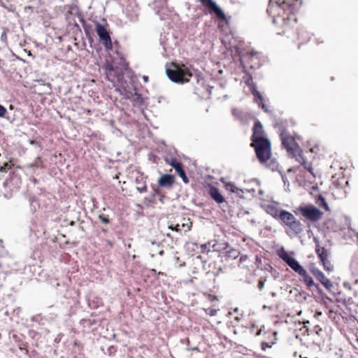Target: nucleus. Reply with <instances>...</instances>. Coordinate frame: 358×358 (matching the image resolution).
<instances>
[{
	"label": "nucleus",
	"mask_w": 358,
	"mask_h": 358,
	"mask_svg": "<svg viewBox=\"0 0 358 358\" xmlns=\"http://www.w3.org/2000/svg\"><path fill=\"white\" fill-rule=\"evenodd\" d=\"M301 5L300 0H270L267 13L273 18V23L278 29V34H288L296 23L295 13Z\"/></svg>",
	"instance_id": "1"
},
{
	"label": "nucleus",
	"mask_w": 358,
	"mask_h": 358,
	"mask_svg": "<svg viewBox=\"0 0 358 358\" xmlns=\"http://www.w3.org/2000/svg\"><path fill=\"white\" fill-rule=\"evenodd\" d=\"M243 45L244 42L234 32L225 34V58L230 57L233 62H240L244 73L248 69H258L264 62L262 55L253 50L244 52Z\"/></svg>",
	"instance_id": "2"
},
{
	"label": "nucleus",
	"mask_w": 358,
	"mask_h": 358,
	"mask_svg": "<svg viewBox=\"0 0 358 358\" xmlns=\"http://www.w3.org/2000/svg\"><path fill=\"white\" fill-rule=\"evenodd\" d=\"M121 67L117 66L114 62L106 61L103 65L106 78L113 83V86L121 85L123 80V69H126L127 64L124 59L121 58L120 63Z\"/></svg>",
	"instance_id": "3"
},
{
	"label": "nucleus",
	"mask_w": 358,
	"mask_h": 358,
	"mask_svg": "<svg viewBox=\"0 0 358 358\" xmlns=\"http://www.w3.org/2000/svg\"><path fill=\"white\" fill-rule=\"evenodd\" d=\"M169 78L177 83H185L189 81L192 73L189 69L183 64L171 62L170 67L166 69Z\"/></svg>",
	"instance_id": "4"
},
{
	"label": "nucleus",
	"mask_w": 358,
	"mask_h": 358,
	"mask_svg": "<svg viewBox=\"0 0 358 358\" xmlns=\"http://www.w3.org/2000/svg\"><path fill=\"white\" fill-rule=\"evenodd\" d=\"M294 212L296 215H300L313 222L319 221L323 215V213L313 204L300 205Z\"/></svg>",
	"instance_id": "5"
},
{
	"label": "nucleus",
	"mask_w": 358,
	"mask_h": 358,
	"mask_svg": "<svg viewBox=\"0 0 358 358\" xmlns=\"http://www.w3.org/2000/svg\"><path fill=\"white\" fill-rule=\"evenodd\" d=\"M245 76L243 78L244 83L249 87L251 93L254 96V101L258 104L266 113H269L268 107L264 103V98L261 93L257 90L255 83L253 82L252 76L246 70Z\"/></svg>",
	"instance_id": "6"
},
{
	"label": "nucleus",
	"mask_w": 358,
	"mask_h": 358,
	"mask_svg": "<svg viewBox=\"0 0 358 358\" xmlns=\"http://www.w3.org/2000/svg\"><path fill=\"white\" fill-rule=\"evenodd\" d=\"M257 157L260 162L266 163L271 157V143L268 139H259L252 143Z\"/></svg>",
	"instance_id": "7"
},
{
	"label": "nucleus",
	"mask_w": 358,
	"mask_h": 358,
	"mask_svg": "<svg viewBox=\"0 0 358 358\" xmlns=\"http://www.w3.org/2000/svg\"><path fill=\"white\" fill-rule=\"evenodd\" d=\"M95 31L99 38V41L103 45L106 50L113 49V43L109 31L106 27L99 22L95 24Z\"/></svg>",
	"instance_id": "8"
},
{
	"label": "nucleus",
	"mask_w": 358,
	"mask_h": 358,
	"mask_svg": "<svg viewBox=\"0 0 358 358\" xmlns=\"http://www.w3.org/2000/svg\"><path fill=\"white\" fill-rule=\"evenodd\" d=\"M280 138L283 148L292 156H294V154L297 153L299 150H301L295 142V138L291 136L285 130L281 131Z\"/></svg>",
	"instance_id": "9"
},
{
	"label": "nucleus",
	"mask_w": 358,
	"mask_h": 358,
	"mask_svg": "<svg viewBox=\"0 0 358 358\" xmlns=\"http://www.w3.org/2000/svg\"><path fill=\"white\" fill-rule=\"evenodd\" d=\"M211 15H215L220 20H224V12L213 0H199Z\"/></svg>",
	"instance_id": "10"
},
{
	"label": "nucleus",
	"mask_w": 358,
	"mask_h": 358,
	"mask_svg": "<svg viewBox=\"0 0 358 358\" xmlns=\"http://www.w3.org/2000/svg\"><path fill=\"white\" fill-rule=\"evenodd\" d=\"M192 227V222L189 217H182L180 222L176 224H171L169 226V229L176 232H184L186 233L191 230Z\"/></svg>",
	"instance_id": "11"
},
{
	"label": "nucleus",
	"mask_w": 358,
	"mask_h": 358,
	"mask_svg": "<svg viewBox=\"0 0 358 358\" xmlns=\"http://www.w3.org/2000/svg\"><path fill=\"white\" fill-rule=\"evenodd\" d=\"M310 271L327 289H331V288L333 287L332 282L314 264L310 266Z\"/></svg>",
	"instance_id": "12"
},
{
	"label": "nucleus",
	"mask_w": 358,
	"mask_h": 358,
	"mask_svg": "<svg viewBox=\"0 0 358 358\" xmlns=\"http://www.w3.org/2000/svg\"><path fill=\"white\" fill-rule=\"evenodd\" d=\"M279 256L297 274L303 269L299 262L295 258L291 257L288 252L283 251L279 254Z\"/></svg>",
	"instance_id": "13"
},
{
	"label": "nucleus",
	"mask_w": 358,
	"mask_h": 358,
	"mask_svg": "<svg viewBox=\"0 0 358 358\" xmlns=\"http://www.w3.org/2000/svg\"><path fill=\"white\" fill-rule=\"evenodd\" d=\"M243 314L239 313L238 308H235L234 309V312L229 311L227 315L225 316V320L229 319L227 320L228 329L236 334V331L233 329H231V327H235V325L241 320Z\"/></svg>",
	"instance_id": "14"
},
{
	"label": "nucleus",
	"mask_w": 358,
	"mask_h": 358,
	"mask_svg": "<svg viewBox=\"0 0 358 358\" xmlns=\"http://www.w3.org/2000/svg\"><path fill=\"white\" fill-rule=\"evenodd\" d=\"M166 161L175 169L176 172L182 178L184 183L187 184L189 182V179L183 169L182 163L174 158L166 159Z\"/></svg>",
	"instance_id": "15"
},
{
	"label": "nucleus",
	"mask_w": 358,
	"mask_h": 358,
	"mask_svg": "<svg viewBox=\"0 0 358 358\" xmlns=\"http://www.w3.org/2000/svg\"><path fill=\"white\" fill-rule=\"evenodd\" d=\"M225 191H227L232 199H240L243 197L244 189L236 187L232 182H225Z\"/></svg>",
	"instance_id": "16"
},
{
	"label": "nucleus",
	"mask_w": 358,
	"mask_h": 358,
	"mask_svg": "<svg viewBox=\"0 0 358 358\" xmlns=\"http://www.w3.org/2000/svg\"><path fill=\"white\" fill-rule=\"evenodd\" d=\"M264 208L268 214L271 215L275 219H278L281 210H280L279 203L278 202L272 201L270 203L265 204Z\"/></svg>",
	"instance_id": "17"
},
{
	"label": "nucleus",
	"mask_w": 358,
	"mask_h": 358,
	"mask_svg": "<svg viewBox=\"0 0 358 358\" xmlns=\"http://www.w3.org/2000/svg\"><path fill=\"white\" fill-rule=\"evenodd\" d=\"M259 139H266L264 137V129L262 123L259 121H256L253 127V134L252 136V141L257 142Z\"/></svg>",
	"instance_id": "18"
},
{
	"label": "nucleus",
	"mask_w": 358,
	"mask_h": 358,
	"mask_svg": "<svg viewBox=\"0 0 358 358\" xmlns=\"http://www.w3.org/2000/svg\"><path fill=\"white\" fill-rule=\"evenodd\" d=\"M296 159V160L301 164V165L308 171L310 173L313 174V167L312 165L306 161L303 155H302V151L299 150V152L296 154H294V156H292Z\"/></svg>",
	"instance_id": "19"
},
{
	"label": "nucleus",
	"mask_w": 358,
	"mask_h": 358,
	"mask_svg": "<svg viewBox=\"0 0 358 358\" xmlns=\"http://www.w3.org/2000/svg\"><path fill=\"white\" fill-rule=\"evenodd\" d=\"M295 218L293 214L290 212L287 211L285 210H281L280 212V215L278 219L282 221V222L286 226L289 224V222H292Z\"/></svg>",
	"instance_id": "20"
},
{
	"label": "nucleus",
	"mask_w": 358,
	"mask_h": 358,
	"mask_svg": "<svg viewBox=\"0 0 358 358\" xmlns=\"http://www.w3.org/2000/svg\"><path fill=\"white\" fill-rule=\"evenodd\" d=\"M208 194L210 197L214 199L217 203H221L224 201V197L220 193L217 188L215 187H210L208 189Z\"/></svg>",
	"instance_id": "21"
},
{
	"label": "nucleus",
	"mask_w": 358,
	"mask_h": 358,
	"mask_svg": "<svg viewBox=\"0 0 358 358\" xmlns=\"http://www.w3.org/2000/svg\"><path fill=\"white\" fill-rule=\"evenodd\" d=\"M174 182V176L169 174L163 175L158 181V183L162 187H170Z\"/></svg>",
	"instance_id": "22"
},
{
	"label": "nucleus",
	"mask_w": 358,
	"mask_h": 358,
	"mask_svg": "<svg viewBox=\"0 0 358 358\" xmlns=\"http://www.w3.org/2000/svg\"><path fill=\"white\" fill-rule=\"evenodd\" d=\"M295 234H301L303 231V225L296 217L292 222L287 225Z\"/></svg>",
	"instance_id": "23"
},
{
	"label": "nucleus",
	"mask_w": 358,
	"mask_h": 358,
	"mask_svg": "<svg viewBox=\"0 0 358 358\" xmlns=\"http://www.w3.org/2000/svg\"><path fill=\"white\" fill-rule=\"evenodd\" d=\"M298 275L308 287H312L314 285L313 278L308 275L305 268H303Z\"/></svg>",
	"instance_id": "24"
},
{
	"label": "nucleus",
	"mask_w": 358,
	"mask_h": 358,
	"mask_svg": "<svg viewBox=\"0 0 358 358\" xmlns=\"http://www.w3.org/2000/svg\"><path fill=\"white\" fill-rule=\"evenodd\" d=\"M136 183L137 184L136 189L139 192L143 193L147 191L146 181L143 176L136 178Z\"/></svg>",
	"instance_id": "25"
},
{
	"label": "nucleus",
	"mask_w": 358,
	"mask_h": 358,
	"mask_svg": "<svg viewBox=\"0 0 358 358\" xmlns=\"http://www.w3.org/2000/svg\"><path fill=\"white\" fill-rule=\"evenodd\" d=\"M315 252L319 257L320 261L328 259L329 253L326 248L317 245L315 248Z\"/></svg>",
	"instance_id": "26"
},
{
	"label": "nucleus",
	"mask_w": 358,
	"mask_h": 358,
	"mask_svg": "<svg viewBox=\"0 0 358 358\" xmlns=\"http://www.w3.org/2000/svg\"><path fill=\"white\" fill-rule=\"evenodd\" d=\"M317 203L322 208H323L326 211H329V207L328 203L326 201V199L322 195H320L317 199Z\"/></svg>",
	"instance_id": "27"
},
{
	"label": "nucleus",
	"mask_w": 358,
	"mask_h": 358,
	"mask_svg": "<svg viewBox=\"0 0 358 358\" xmlns=\"http://www.w3.org/2000/svg\"><path fill=\"white\" fill-rule=\"evenodd\" d=\"M30 168H41L43 169L44 167L43 162L40 157H38L35 159L33 163H31L29 166Z\"/></svg>",
	"instance_id": "28"
},
{
	"label": "nucleus",
	"mask_w": 358,
	"mask_h": 358,
	"mask_svg": "<svg viewBox=\"0 0 358 358\" xmlns=\"http://www.w3.org/2000/svg\"><path fill=\"white\" fill-rule=\"evenodd\" d=\"M321 262L322 263V266H323L324 270H326L329 272L333 271L334 266L332 265L331 262L329 260V259H324V260L321 261Z\"/></svg>",
	"instance_id": "29"
},
{
	"label": "nucleus",
	"mask_w": 358,
	"mask_h": 358,
	"mask_svg": "<svg viewBox=\"0 0 358 358\" xmlns=\"http://www.w3.org/2000/svg\"><path fill=\"white\" fill-rule=\"evenodd\" d=\"M232 114L233 115L237 118V119H239V120H243V113H242L241 110H238V109H236V108H234L232 109Z\"/></svg>",
	"instance_id": "30"
},
{
	"label": "nucleus",
	"mask_w": 358,
	"mask_h": 358,
	"mask_svg": "<svg viewBox=\"0 0 358 358\" xmlns=\"http://www.w3.org/2000/svg\"><path fill=\"white\" fill-rule=\"evenodd\" d=\"M99 220L103 224H108L110 223V220L108 217V215L105 214H101L98 217Z\"/></svg>",
	"instance_id": "31"
},
{
	"label": "nucleus",
	"mask_w": 358,
	"mask_h": 358,
	"mask_svg": "<svg viewBox=\"0 0 358 358\" xmlns=\"http://www.w3.org/2000/svg\"><path fill=\"white\" fill-rule=\"evenodd\" d=\"M13 164L6 162L3 164V166L0 167V171L1 172H7L8 170L11 169Z\"/></svg>",
	"instance_id": "32"
},
{
	"label": "nucleus",
	"mask_w": 358,
	"mask_h": 358,
	"mask_svg": "<svg viewBox=\"0 0 358 358\" xmlns=\"http://www.w3.org/2000/svg\"><path fill=\"white\" fill-rule=\"evenodd\" d=\"M298 38L299 39L304 38L305 40L308 41V40H309L310 36H309V34L306 31L301 30V32L299 34Z\"/></svg>",
	"instance_id": "33"
},
{
	"label": "nucleus",
	"mask_w": 358,
	"mask_h": 358,
	"mask_svg": "<svg viewBox=\"0 0 358 358\" xmlns=\"http://www.w3.org/2000/svg\"><path fill=\"white\" fill-rule=\"evenodd\" d=\"M7 113L6 108L0 104V117H3Z\"/></svg>",
	"instance_id": "34"
},
{
	"label": "nucleus",
	"mask_w": 358,
	"mask_h": 358,
	"mask_svg": "<svg viewBox=\"0 0 358 358\" xmlns=\"http://www.w3.org/2000/svg\"><path fill=\"white\" fill-rule=\"evenodd\" d=\"M227 253L228 257H236L238 255V252L236 250L232 251H225Z\"/></svg>",
	"instance_id": "35"
},
{
	"label": "nucleus",
	"mask_w": 358,
	"mask_h": 358,
	"mask_svg": "<svg viewBox=\"0 0 358 358\" xmlns=\"http://www.w3.org/2000/svg\"><path fill=\"white\" fill-rule=\"evenodd\" d=\"M278 167V164L276 162L271 161V169L275 170Z\"/></svg>",
	"instance_id": "36"
},
{
	"label": "nucleus",
	"mask_w": 358,
	"mask_h": 358,
	"mask_svg": "<svg viewBox=\"0 0 358 358\" xmlns=\"http://www.w3.org/2000/svg\"><path fill=\"white\" fill-rule=\"evenodd\" d=\"M264 282L262 280H259L258 283V287L260 289H262L264 287Z\"/></svg>",
	"instance_id": "37"
},
{
	"label": "nucleus",
	"mask_w": 358,
	"mask_h": 358,
	"mask_svg": "<svg viewBox=\"0 0 358 358\" xmlns=\"http://www.w3.org/2000/svg\"><path fill=\"white\" fill-rule=\"evenodd\" d=\"M224 20H225V27H226L227 25H229V19L227 17L226 15H225Z\"/></svg>",
	"instance_id": "38"
},
{
	"label": "nucleus",
	"mask_w": 358,
	"mask_h": 358,
	"mask_svg": "<svg viewBox=\"0 0 358 358\" xmlns=\"http://www.w3.org/2000/svg\"><path fill=\"white\" fill-rule=\"evenodd\" d=\"M245 258H246V256H242V257H241L240 260H241V262H242V261H244Z\"/></svg>",
	"instance_id": "39"
},
{
	"label": "nucleus",
	"mask_w": 358,
	"mask_h": 358,
	"mask_svg": "<svg viewBox=\"0 0 358 358\" xmlns=\"http://www.w3.org/2000/svg\"><path fill=\"white\" fill-rule=\"evenodd\" d=\"M137 99H139L141 101H142V98L140 94H137Z\"/></svg>",
	"instance_id": "40"
},
{
	"label": "nucleus",
	"mask_w": 358,
	"mask_h": 358,
	"mask_svg": "<svg viewBox=\"0 0 358 358\" xmlns=\"http://www.w3.org/2000/svg\"><path fill=\"white\" fill-rule=\"evenodd\" d=\"M30 143H31V144H32V145H34V144H35V143H36V141H35L34 140H31V141H30Z\"/></svg>",
	"instance_id": "41"
},
{
	"label": "nucleus",
	"mask_w": 358,
	"mask_h": 358,
	"mask_svg": "<svg viewBox=\"0 0 358 358\" xmlns=\"http://www.w3.org/2000/svg\"><path fill=\"white\" fill-rule=\"evenodd\" d=\"M70 225H71V226L74 225V222H73V221H71V222H70Z\"/></svg>",
	"instance_id": "42"
},
{
	"label": "nucleus",
	"mask_w": 358,
	"mask_h": 358,
	"mask_svg": "<svg viewBox=\"0 0 358 358\" xmlns=\"http://www.w3.org/2000/svg\"><path fill=\"white\" fill-rule=\"evenodd\" d=\"M228 248V244L227 243H225V246H224V248L225 250Z\"/></svg>",
	"instance_id": "43"
},
{
	"label": "nucleus",
	"mask_w": 358,
	"mask_h": 358,
	"mask_svg": "<svg viewBox=\"0 0 358 358\" xmlns=\"http://www.w3.org/2000/svg\"><path fill=\"white\" fill-rule=\"evenodd\" d=\"M220 181H221L222 182H224V178H220Z\"/></svg>",
	"instance_id": "44"
},
{
	"label": "nucleus",
	"mask_w": 358,
	"mask_h": 358,
	"mask_svg": "<svg viewBox=\"0 0 358 358\" xmlns=\"http://www.w3.org/2000/svg\"><path fill=\"white\" fill-rule=\"evenodd\" d=\"M5 36H6V34H5V33H3V34H1V37H5Z\"/></svg>",
	"instance_id": "45"
},
{
	"label": "nucleus",
	"mask_w": 358,
	"mask_h": 358,
	"mask_svg": "<svg viewBox=\"0 0 358 358\" xmlns=\"http://www.w3.org/2000/svg\"><path fill=\"white\" fill-rule=\"evenodd\" d=\"M5 36H6V34H5V33H3V34H1V37H5Z\"/></svg>",
	"instance_id": "46"
},
{
	"label": "nucleus",
	"mask_w": 358,
	"mask_h": 358,
	"mask_svg": "<svg viewBox=\"0 0 358 358\" xmlns=\"http://www.w3.org/2000/svg\"><path fill=\"white\" fill-rule=\"evenodd\" d=\"M219 27L221 28L222 27V24L221 23L219 24Z\"/></svg>",
	"instance_id": "47"
},
{
	"label": "nucleus",
	"mask_w": 358,
	"mask_h": 358,
	"mask_svg": "<svg viewBox=\"0 0 358 358\" xmlns=\"http://www.w3.org/2000/svg\"><path fill=\"white\" fill-rule=\"evenodd\" d=\"M357 237H358V233H357Z\"/></svg>",
	"instance_id": "48"
}]
</instances>
